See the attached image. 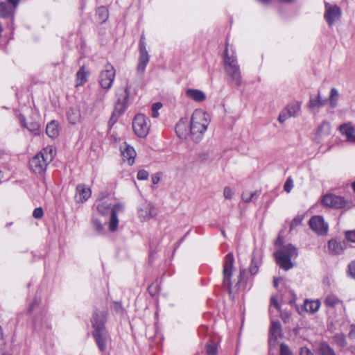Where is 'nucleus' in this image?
<instances>
[{
  "mask_svg": "<svg viewBox=\"0 0 355 355\" xmlns=\"http://www.w3.org/2000/svg\"><path fill=\"white\" fill-rule=\"evenodd\" d=\"M137 177L139 180H148L149 173L147 171L141 169L138 171Z\"/></svg>",
  "mask_w": 355,
  "mask_h": 355,
  "instance_id": "40",
  "label": "nucleus"
},
{
  "mask_svg": "<svg viewBox=\"0 0 355 355\" xmlns=\"http://www.w3.org/2000/svg\"><path fill=\"white\" fill-rule=\"evenodd\" d=\"M327 103L326 99H322L320 93L318 92L317 96L313 98L312 97L310 98L309 102V107L311 109H318L321 107H323Z\"/></svg>",
  "mask_w": 355,
  "mask_h": 355,
  "instance_id": "23",
  "label": "nucleus"
},
{
  "mask_svg": "<svg viewBox=\"0 0 355 355\" xmlns=\"http://www.w3.org/2000/svg\"><path fill=\"white\" fill-rule=\"evenodd\" d=\"M92 327L94 330H97L98 328L96 327L95 324H102V330H105V317L103 313H95L92 319Z\"/></svg>",
  "mask_w": 355,
  "mask_h": 355,
  "instance_id": "27",
  "label": "nucleus"
},
{
  "mask_svg": "<svg viewBox=\"0 0 355 355\" xmlns=\"http://www.w3.org/2000/svg\"><path fill=\"white\" fill-rule=\"evenodd\" d=\"M340 133L346 137L347 141L355 144V128L350 123H345L339 126Z\"/></svg>",
  "mask_w": 355,
  "mask_h": 355,
  "instance_id": "18",
  "label": "nucleus"
},
{
  "mask_svg": "<svg viewBox=\"0 0 355 355\" xmlns=\"http://www.w3.org/2000/svg\"><path fill=\"white\" fill-rule=\"evenodd\" d=\"M328 247L331 252L336 254H341L343 251L341 243L335 240L329 241L328 243Z\"/></svg>",
  "mask_w": 355,
  "mask_h": 355,
  "instance_id": "31",
  "label": "nucleus"
},
{
  "mask_svg": "<svg viewBox=\"0 0 355 355\" xmlns=\"http://www.w3.org/2000/svg\"><path fill=\"white\" fill-rule=\"evenodd\" d=\"M348 274L352 278L355 279V261H353L349 264Z\"/></svg>",
  "mask_w": 355,
  "mask_h": 355,
  "instance_id": "42",
  "label": "nucleus"
},
{
  "mask_svg": "<svg viewBox=\"0 0 355 355\" xmlns=\"http://www.w3.org/2000/svg\"><path fill=\"white\" fill-rule=\"evenodd\" d=\"M302 218H300V216H297L296 218H295L291 223V227H293L294 225H299L302 223Z\"/></svg>",
  "mask_w": 355,
  "mask_h": 355,
  "instance_id": "53",
  "label": "nucleus"
},
{
  "mask_svg": "<svg viewBox=\"0 0 355 355\" xmlns=\"http://www.w3.org/2000/svg\"><path fill=\"white\" fill-rule=\"evenodd\" d=\"M291 114L288 113V112L284 108L279 115L278 121L279 123H282L286 121L288 119L291 118Z\"/></svg>",
  "mask_w": 355,
  "mask_h": 355,
  "instance_id": "38",
  "label": "nucleus"
},
{
  "mask_svg": "<svg viewBox=\"0 0 355 355\" xmlns=\"http://www.w3.org/2000/svg\"><path fill=\"white\" fill-rule=\"evenodd\" d=\"M206 352L207 355H216L217 347L215 345H207Z\"/></svg>",
  "mask_w": 355,
  "mask_h": 355,
  "instance_id": "41",
  "label": "nucleus"
},
{
  "mask_svg": "<svg viewBox=\"0 0 355 355\" xmlns=\"http://www.w3.org/2000/svg\"><path fill=\"white\" fill-rule=\"evenodd\" d=\"M98 329L94 330L93 336L97 343L98 349L103 352L107 349L108 343L110 342V338L106 330H102V324H95Z\"/></svg>",
  "mask_w": 355,
  "mask_h": 355,
  "instance_id": "12",
  "label": "nucleus"
},
{
  "mask_svg": "<svg viewBox=\"0 0 355 355\" xmlns=\"http://www.w3.org/2000/svg\"><path fill=\"white\" fill-rule=\"evenodd\" d=\"M282 336V327L279 321H273L270 328L269 345H275L278 338Z\"/></svg>",
  "mask_w": 355,
  "mask_h": 355,
  "instance_id": "16",
  "label": "nucleus"
},
{
  "mask_svg": "<svg viewBox=\"0 0 355 355\" xmlns=\"http://www.w3.org/2000/svg\"><path fill=\"white\" fill-rule=\"evenodd\" d=\"M88 72L81 67L76 73V87L83 85L87 81Z\"/></svg>",
  "mask_w": 355,
  "mask_h": 355,
  "instance_id": "24",
  "label": "nucleus"
},
{
  "mask_svg": "<svg viewBox=\"0 0 355 355\" xmlns=\"http://www.w3.org/2000/svg\"><path fill=\"white\" fill-rule=\"evenodd\" d=\"M160 181V174L159 173L152 175V182L153 184H157Z\"/></svg>",
  "mask_w": 355,
  "mask_h": 355,
  "instance_id": "52",
  "label": "nucleus"
},
{
  "mask_svg": "<svg viewBox=\"0 0 355 355\" xmlns=\"http://www.w3.org/2000/svg\"><path fill=\"white\" fill-rule=\"evenodd\" d=\"M309 224L311 230L318 235H323L327 232L328 224L324 222L323 217L320 216L311 217Z\"/></svg>",
  "mask_w": 355,
  "mask_h": 355,
  "instance_id": "14",
  "label": "nucleus"
},
{
  "mask_svg": "<svg viewBox=\"0 0 355 355\" xmlns=\"http://www.w3.org/2000/svg\"><path fill=\"white\" fill-rule=\"evenodd\" d=\"M352 352L355 354V347L352 348Z\"/></svg>",
  "mask_w": 355,
  "mask_h": 355,
  "instance_id": "64",
  "label": "nucleus"
},
{
  "mask_svg": "<svg viewBox=\"0 0 355 355\" xmlns=\"http://www.w3.org/2000/svg\"><path fill=\"white\" fill-rule=\"evenodd\" d=\"M198 159L202 161L205 162L209 159V155L207 153H202L198 155Z\"/></svg>",
  "mask_w": 355,
  "mask_h": 355,
  "instance_id": "50",
  "label": "nucleus"
},
{
  "mask_svg": "<svg viewBox=\"0 0 355 355\" xmlns=\"http://www.w3.org/2000/svg\"><path fill=\"white\" fill-rule=\"evenodd\" d=\"M320 302L318 300H306L304 303V310L310 313H314L319 309Z\"/></svg>",
  "mask_w": 355,
  "mask_h": 355,
  "instance_id": "22",
  "label": "nucleus"
},
{
  "mask_svg": "<svg viewBox=\"0 0 355 355\" xmlns=\"http://www.w3.org/2000/svg\"><path fill=\"white\" fill-rule=\"evenodd\" d=\"M300 355H313L312 352L307 347H302Z\"/></svg>",
  "mask_w": 355,
  "mask_h": 355,
  "instance_id": "51",
  "label": "nucleus"
},
{
  "mask_svg": "<svg viewBox=\"0 0 355 355\" xmlns=\"http://www.w3.org/2000/svg\"><path fill=\"white\" fill-rule=\"evenodd\" d=\"M223 62L224 69L227 76L237 87L240 86L242 83L240 66L238 64L237 58L234 53L229 54L227 44L224 53Z\"/></svg>",
  "mask_w": 355,
  "mask_h": 355,
  "instance_id": "3",
  "label": "nucleus"
},
{
  "mask_svg": "<svg viewBox=\"0 0 355 355\" xmlns=\"http://www.w3.org/2000/svg\"><path fill=\"white\" fill-rule=\"evenodd\" d=\"M346 239L353 243H355V230L349 231L346 233Z\"/></svg>",
  "mask_w": 355,
  "mask_h": 355,
  "instance_id": "48",
  "label": "nucleus"
},
{
  "mask_svg": "<svg viewBox=\"0 0 355 355\" xmlns=\"http://www.w3.org/2000/svg\"><path fill=\"white\" fill-rule=\"evenodd\" d=\"M293 187V181L291 180V178H288L284 184V190L288 193L291 191Z\"/></svg>",
  "mask_w": 355,
  "mask_h": 355,
  "instance_id": "47",
  "label": "nucleus"
},
{
  "mask_svg": "<svg viewBox=\"0 0 355 355\" xmlns=\"http://www.w3.org/2000/svg\"><path fill=\"white\" fill-rule=\"evenodd\" d=\"M319 352L321 355H336L334 349L325 343L320 344L319 347Z\"/></svg>",
  "mask_w": 355,
  "mask_h": 355,
  "instance_id": "33",
  "label": "nucleus"
},
{
  "mask_svg": "<svg viewBox=\"0 0 355 355\" xmlns=\"http://www.w3.org/2000/svg\"><path fill=\"white\" fill-rule=\"evenodd\" d=\"M46 133L50 138H56L59 135L58 123L52 121L48 123L46 128Z\"/></svg>",
  "mask_w": 355,
  "mask_h": 355,
  "instance_id": "21",
  "label": "nucleus"
},
{
  "mask_svg": "<svg viewBox=\"0 0 355 355\" xmlns=\"http://www.w3.org/2000/svg\"><path fill=\"white\" fill-rule=\"evenodd\" d=\"M186 95L191 99L197 102H202L205 99V94L199 89H188L186 91Z\"/></svg>",
  "mask_w": 355,
  "mask_h": 355,
  "instance_id": "20",
  "label": "nucleus"
},
{
  "mask_svg": "<svg viewBox=\"0 0 355 355\" xmlns=\"http://www.w3.org/2000/svg\"><path fill=\"white\" fill-rule=\"evenodd\" d=\"M282 243H283V239L280 236H279L275 241V245H280Z\"/></svg>",
  "mask_w": 355,
  "mask_h": 355,
  "instance_id": "58",
  "label": "nucleus"
},
{
  "mask_svg": "<svg viewBox=\"0 0 355 355\" xmlns=\"http://www.w3.org/2000/svg\"><path fill=\"white\" fill-rule=\"evenodd\" d=\"M224 197L227 199H231L232 198L233 192L230 187H225L223 191Z\"/></svg>",
  "mask_w": 355,
  "mask_h": 355,
  "instance_id": "44",
  "label": "nucleus"
},
{
  "mask_svg": "<svg viewBox=\"0 0 355 355\" xmlns=\"http://www.w3.org/2000/svg\"><path fill=\"white\" fill-rule=\"evenodd\" d=\"M80 117V111L77 109L70 108L67 112V119L70 123H76Z\"/></svg>",
  "mask_w": 355,
  "mask_h": 355,
  "instance_id": "29",
  "label": "nucleus"
},
{
  "mask_svg": "<svg viewBox=\"0 0 355 355\" xmlns=\"http://www.w3.org/2000/svg\"><path fill=\"white\" fill-rule=\"evenodd\" d=\"M280 355H291V352L290 351V349L287 345H286L284 344H281Z\"/></svg>",
  "mask_w": 355,
  "mask_h": 355,
  "instance_id": "43",
  "label": "nucleus"
},
{
  "mask_svg": "<svg viewBox=\"0 0 355 355\" xmlns=\"http://www.w3.org/2000/svg\"><path fill=\"white\" fill-rule=\"evenodd\" d=\"M19 121H20V123H21V125L23 127L26 128V124L25 123V121H26L25 117L24 116H22V115H20L19 116Z\"/></svg>",
  "mask_w": 355,
  "mask_h": 355,
  "instance_id": "57",
  "label": "nucleus"
},
{
  "mask_svg": "<svg viewBox=\"0 0 355 355\" xmlns=\"http://www.w3.org/2000/svg\"><path fill=\"white\" fill-rule=\"evenodd\" d=\"M334 340L336 342V343L341 347H345L347 346V340L345 336L343 334H336L334 336Z\"/></svg>",
  "mask_w": 355,
  "mask_h": 355,
  "instance_id": "36",
  "label": "nucleus"
},
{
  "mask_svg": "<svg viewBox=\"0 0 355 355\" xmlns=\"http://www.w3.org/2000/svg\"><path fill=\"white\" fill-rule=\"evenodd\" d=\"M8 1L13 6L14 8H16L19 3V0H8Z\"/></svg>",
  "mask_w": 355,
  "mask_h": 355,
  "instance_id": "59",
  "label": "nucleus"
},
{
  "mask_svg": "<svg viewBox=\"0 0 355 355\" xmlns=\"http://www.w3.org/2000/svg\"><path fill=\"white\" fill-rule=\"evenodd\" d=\"M341 302L342 301L336 295L334 294L328 295L324 301V304L327 306L331 308L336 306Z\"/></svg>",
  "mask_w": 355,
  "mask_h": 355,
  "instance_id": "30",
  "label": "nucleus"
},
{
  "mask_svg": "<svg viewBox=\"0 0 355 355\" xmlns=\"http://www.w3.org/2000/svg\"><path fill=\"white\" fill-rule=\"evenodd\" d=\"M157 214V209L151 204L146 205L144 209H141L139 211V217L144 220L149 219L150 218L155 217Z\"/></svg>",
  "mask_w": 355,
  "mask_h": 355,
  "instance_id": "19",
  "label": "nucleus"
},
{
  "mask_svg": "<svg viewBox=\"0 0 355 355\" xmlns=\"http://www.w3.org/2000/svg\"><path fill=\"white\" fill-rule=\"evenodd\" d=\"M162 107V104L161 103H155L152 106V110L158 111V110L161 109Z\"/></svg>",
  "mask_w": 355,
  "mask_h": 355,
  "instance_id": "56",
  "label": "nucleus"
},
{
  "mask_svg": "<svg viewBox=\"0 0 355 355\" xmlns=\"http://www.w3.org/2000/svg\"><path fill=\"white\" fill-rule=\"evenodd\" d=\"M281 315H282V318L283 319V320L284 322H288L289 320V318H290V315L286 313V312H282L281 313Z\"/></svg>",
  "mask_w": 355,
  "mask_h": 355,
  "instance_id": "54",
  "label": "nucleus"
},
{
  "mask_svg": "<svg viewBox=\"0 0 355 355\" xmlns=\"http://www.w3.org/2000/svg\"><path fill=\"white\" fill-rule=\"evenodd\" d=\"M95 206L98 212L103 216L110 213L109 230L111 232H115L117 230L119 225L117 213L123 211L124 208L123 205L121 203H117L112 206V204L107 200L100 199L96 201Z\"/></svg>",
  "mask_w": 355,
  "mask_h": 355,
  "instance_id": "2",
  "label": "nucleus"
},
{
  "mask_svg": "<svg viewBox=\"0 0 355 355\" xmlns=\"http://www.w3.org/2000/svg\"><path fill=\"white\" fill-rule=\"evenodd\" d=\"M322 202L324 206L334 209L349 208L350 207V202L343 197L331 193L325 194L322 198Z\"/></svg>",
  "mask_w": 355,
  "mask_h": 355,
  "instance_id": "9",
  "label": "nucleus"
},
{
  "mask_svg": "<svg viewBox=\"0 0 355 355\" xmlns=\"http://www.w3.org/2000/svg\"><path fill=\"white\" fill-rule=\"evenodd\" d=\"M145 40L146 38L144 35L141 34L139 44V57L137 67V71L138 73L144 72L146 67L150 60V55H148V53L146 49V44Z\"/></svg>",
  "mask_w": 355,
  "mask_h": 355,
  "instance_id": "11",
  "label": "nucleus"
},
{
  "mask_svg": "<svg viewBox=\"0 0 355 355\" xmlns=\"http://www.w3.org/2000/svg\"><path fill=\"white\" fill-rule=\"evenodd\" d=\"M29 131L34 132L35 135L39 133L40 125L37 123H31L26 127Z\"/></svg>",
  "mask_w": 355,
  "mask_h": 355,
  "instance_id": "39",
  "label": "nucleus"
},
{
  "mask_svg": "<svg viewBox=\"0 0 355 355\" xmlns=\"http://www.w3.org/2000/svg\"><path fill=\"white\" fill-rule=\"evenodd\" d=\"M116 95L117 101L115 110L120 113L123 112L130 103V86L127 85L125 87L119 88Z\"/></svg>",
  "mask_w": 355,
  "mask_h": 355,
  "instance_id": "7",
  "label": "nucleus"
},
{
  "mask_svg": "<svg viewBox=\"0 0 355 355\" xmlns=\"http://www.w3.org/2000/svg\"><path fill=\"white\" fill-rule=\"evenodd\" d=\"M257 272H258V266L256 264H254V259H252L251 265L250 266V272L254 275L257 274Z\"/></svg>",
  "mask_w": 355,
  "mask_h": 355,
  "instance_id": "49",
  "label": "nucleus"
},
{
  "mask_svg": "<svg viewBox=\"0 0 355 355\" xmlns=\"http://www.w3.org/2000/svg\"><path fill=\"white\" fill-rule=\"evenodd\" d=\"M116 71L114 67L107 63L105 69L101 71L99 76V83L101 86L105 89H109L114 82Z\"/></svg>",
  "mask_w": 355,
  "mask_h": 355,
  "instance_id": "10",
  "label": "nucleus"
},
{
  "mask_svg": "<svg viewBox=\"0 0 355 355\" xmlns=\"http://www.w3.org/2000/svg\"><path fill=\"white\" fill-rule=\"evenodd\" d=\"M277 285H278V279H275L274 280V286L275 287H277Z\"/></svg>",
  "mask_w": 355,
  "mask_h": 355,
  "instance_id": "62",
  "label": "nucleus"
},
{
  "mask_svg": "<svg viewBox=\"0 0 355 355\" xmlns=\"http://www.w3.org/2000/svg\"><path fill=\"white\" fill-rule=\"evenodd\" d=\"M234 261V259L232 253H228L225 256L223 264V286L227 288L230 295L234 291V288H236L240 283V279H239L234 286V282L232 281Z\"/></svg>",
  "mask_w": 355,
  "mask_h": 355,
  "instance_id": "6",
  "label": "nucleus"
},
{
  "mask_svg": "<svg viewBox=\"0 0 355 355\" xmlns=\"http://www.w3.org/2000/svg\"><path fill=\"white\" fill-rule=\"evenodd\" d=\"M259 195V192L254 191V192H244L242 194V199L245 202H249L256 196H258Z\"/></svg>",
  "mask_w": 355,
  "mask_h": 355,
  "instance_id": "37",
  "label": "nucleus"
},
{
  "mask_svg": "<svg viewBox=\"0 0 355 355\" xmlns=\"http://www.w3.org/2000/svg\"><path fill=\"white\" fill-rule=\"evenodd\" d=\"M13 11L11 10L10 6L6 3H0V17H7L12 15Z\"/></svg>",
  "mask_w": 355,
  "mask_h": 355,
  "instance_id": "34",
  "label": "nucleus"
},
{
  "mask_svg": "<svg viewBox=\"0 0 355 355\" xmlns=\"http://www.w3.org/2000/svg\"><path fill=\"white\" fill-rule=\"evenodd\" d=\"M91 194L89 187L83 184H78L76 188L75 200L76 202L83 203L90 198Z\"/></svg>",
  "mask_w": 355,
  "mask_h": 355,
  "instance_id": "15",
  "label": "nucleus"
},
{
  "mask_svg": "<svg viewBox=\"0 0 355 355\" xmlns=\"http://www.w3.org/2000/svg\"><path fill=\"white\" fill-rule=\"evenodd\" d=\"M96 15L97 21L101 24H103L108 19V10L105 7L101 6L97 9Z\"/></svg>",
  "mask_w": 355,
  "mask_h": 355,
  "instance_id": "28",
  "label": "nucleus"
},
{
  "mask_svg": "<svg viewBox=\"0 0 355 355\" xmlns=\"http://www.w3.org/2000/svg\"><path fill=\"white\" fill-rule=\"evenodd\" d=\"M209 122V115L202 110L197 109L193 112L190 121V135L194 142L201 141Z\"/></svg>",
  "mask_w": 355,
  "mask_h": 355,
  "instance_id": "1",
  "label": "nucleus"
},
{
  "mask_svg": "<svg viewBox=\"0 0 355 355\" xmlns=\"http://www.w3.org/2000/svg\"><path fill=\"white\" fill-rule=\"evenodd\" d=\"M121 151L123 160H126L129 165H132L137 155L135 150L125 142L121 146Z\"/></svg>",
  "mask_w": 355,
  "mask_h": 355,
  "instance_id": "17",
  "label": "nucleus"
},
{
  "mask_svg": "<svg viewBox=\"0 0 355 355\" xmlns=\"http://www.w3.org/2000/svg\"><path fill=\"white\" fill-rule=\"evenodd\" d=\"M277 265L285 270H288L293 267L291 262L293 258L298 255L297 250L292 245L284 246L274 254Z\"/></svg>",
  "mask_w": 355,
  "mask_h": 355,
  "instance_id": "5",
  "label": "nucleus"
},
{
  "mask_svg": "<svg viewBox=\"0 0 355 355\" xmlns=\"http://www.w3.org/2000/svg\"><path fill=\"white\" fill-rule=\"evenodd\" d=\"M285 109L291 117L295 116L300 110V105L298 103H293L287 105Z\"/></svg>",
  "mask_w": 355,
  "mask_h": 355,
  "instance_id": "35",
  "label": "nucleus"
},
{
  "mask_svg": "<svg viewBox=\"0 0 355 355\" xmlns=\"http://www.w3.org/2000/svg\"><path fill=\"white\" fill-rule=\"evenodd\" d=\"M339 93L337 89L332 88L330 92L329 96V105L330 107L334 108L337 105Z\"/></svg>",
  "mask_w": 355,
  "mask_h": 355,
  "instance_id": "32",
  "label": "nucleus"
},
{
  "mask_svg": "<svg viewBox=\"0 0 355 355\" xmlns=\"http://www.w3.org/2000/svg\"><path fill=\"white\" fill-rule=\"evenodd\" d=\"M352 188H353L354 191H355V180H354V182L352 184Z\"/></svg>",
  "mask_w": 355,
  "mask_h": 355,
  "instance_id": "63",
  "label": "nucleus"
},
{
  "mask_svg": "<svg viewBox=\"0 0 355 355\" xmlns=\"http://www.w3.org/2000/svg\"><path fill=\"white\" fill-rule=\"evenodd\" d=\"M149 120L143 114L135 116L132 122V128L135 134L139 137H145L149 131Z\"/></svg>",
  "mask_w": 355,
  "mask_h": 355,
  "instance_id": "8",
  "label": "nucleus"
},
{
  "mask_svg": "<svg viewBox=\"0 0 355 355\" xmlns=\"http://www.w3.org/2000/svg\"><path fill=\"white\" fill-rule=\"evenodd\" d=\"M341 17V10L336 5H331L329 3H325V12L324 17L327 21L329 26H332Z\"/></svg>",
  "mask_w": 355,
  "mask_h": 355,
  "instance_id": "13",
  "label": "nucleus"
},
{
  "mask_svg": "<svg viewBox=\"0 0 355 355\" xmlns=\"http://www.w3.org/2000/svg\"><path fill=\"white\" fill-rule=\"evenodd\" d=\"M158 115H159V113L157 111L152 110V116L153 117L156 118L158 116Z\"/></svg>",
  "mask_w": 355,
  "mask_h": 355,
  "instance_id": "60",
  "label": "nucleus"
},
{
  "mask_svg": "<svg viewBox=\"0 0 355 355\" xmlns=\"http://www.w3.org/2000/svg\"><path fill=\"white\" fill-rule=\"evenodd\" d=\"M36 304H37V302H36V301H35L34 303H33V304L30 306L29 309H28V310H29V311H33V309H34V306H35Z\"/></svg>",
  "mask_w": 355,
  "mask_h": 355,
  "instance_id": "61",
  "label": "nucleus"
},
{
  "mask_svg": "<svg viewBox=\"0 0 355 355\" xmlns=\"http://www.w3.org/2000/svg\"><path fill=\"white\" fill-rule=\"evenodd\" d=\"M187 128V125L186 121L182 119L180 120L176 124L175 132L180 138L184 139L187 137L188 135Z\"/></svg>",
  "mask_w": 355,
  "mask_h": 355,
  "instance_id": "25",
  "label": "nucleus"
},
{
  "mask_svg": "<svg viewBox=\"0 0 355 355\" xmlns=\"http://www.w3.org/2000/svg\"><path fill=\"white\" fill-rule=\"evenodd\" d=\"M92 223L96 231L101 232L103 230V225H102L100 220L97 219H94Z\"/></svg>",
  "mask_w": 355,
  "mask_h": 355,
  "instance_id": "45",
  "label": "nucleus"
},
{
  "mask_svg": "<svg viewBox=\"0 0 355 355\" xmlns=\"http://www.w3.org/2000/svg\"><path fill=\"white\" fill-rule=\"evenodd\" d=\"M43 210L41 207L35 208L33 212V216L35 218H41L43 216Z\"/></svg>",
  "mask_w": 355,
  "mask_h": 355,
  "instance_id": "46",
  "label": "nucleus"
},
{
  "mask_svg": "<svg viewBox=\"0 0 355 355\" xmlns=\"http://www.w3.org/2000/svg\"><path fill=\"white\" fill-rule=\"evenodd\" d=\"M54 155L52 146L44 148L30 160L29 165L31 169L35 173H42L46 170L48 164L53 160Z\"/></svg>",
  "mask_w": 355,
  "mask_h": 355,
  "instance_id": "4",
  "label": "nucleus"
},
{
  "mask_svg": "<svg viewBox=\"0 0 355 355\" xmlns=\"http://www.w3.org/2000/svg\"><path fill=\"white\" fill-rule=\"evenodd\" d=\"M331 125L329 122L324 121L318 126L317 134L320 137H326L331 134Z\"/></svg>",
  "mask_w": 355,
  "mask_h": 355,
  "instance_id": "26",
  "label": "nucleus"
},
{
  "mask_svg": "<svg viewBox=\"0 0 355 355\" xmlns=\"http://www.w3.org/2000/svg\"><path fill=\"white\" fill-rule=\"evenodd\" d=\"M271 303L274 305V306L276 309H279V304L277 300L276 299L275 297H272Z\"/></svg>",
  "mask_w": 355,
  "mask_h": 355,
  "instance_id": "55",
  "label": "nucleus"
}]
</instances>
